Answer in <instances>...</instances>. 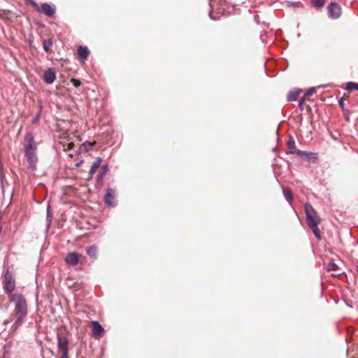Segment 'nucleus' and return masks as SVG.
Returning a JSON list of instances; mask_svg holds the SVG:
<instances>
[{"instance_id": "obj_40", "label": "nucleus", "mask_w": 358, "mask_h": 358, "mask_svg": "<svg viewBox=\"0 0 358 358\" xmlns=\"http://www.w3.org/2000/svg\"><path fill=\"white\" fill-rule=\"evenodd\" d=\"M357 152H358V150H357Z\"/></svg>"}, {"instance_id": "obj_34", "label": "nucleus", "mask_w": 358, "mask_h": 358, "mask_svg": "<svg viewBox=\"0 0 358 358\" xmlns=\"http://www.w3.org/2000/svg\"><path fill=\"white\" fill-rule=\"evenodd\" d=\"M209 16H210V17L212 20H218V17H215V16L212 14V13H211V12L209 13Z\"/></svg>"}, {"instance_id": "obj_27", "label": "nucleus", "mask_w": 358, "mask_h": 358, "mask_svg": "<svg viewBox=\"0 0 358 358\" xmlns=\"http://www.w3.org/2000/svg\"><path fill=\"white\" fill-rule=\"evenodd\" d=\"M345 90L348 91H352V90H358V83H353V82H349L347 83Z\"/></svg>"}, {"instance_id": "obj_37", "label": "nucleus", "mask_w": 358, "mask_h": 358, "mask_svg": "<svg viewBox=\"0 0 358 358\" xmlns=\"http://www.w3.org/2000/svg\"><path fill=\"white\" fill-rule=\"evenodd\" d=\"M1 220V212L0 211V220Z\"/></svg>"}, {"instance_id": "obj_25", "label": "nucleus", "mask_w": 358, "mask_h": 358, "mask_svg": "<svg viewBox=\"0 0 358 358\" xmlns=\"http://www.w3.org/2000/svg\"><path fill=\"white\" fill-rule=\"evenodd\" d=\"M287 148L289 153H292V151L296 148L295 141L292 137H290L287 142Z\"/></svg>"}, {"instance_id": "obj_7", "label": "nucleus", "mask_w": 358, "mask_h": 358, "mask_svg": "<svg viewBox=\"0 0 358 358\" xmlns=\"http://www.w3.org/2000/svg\"><path fill=\"white\" fill-rule=\"evenodd\" d=\"M328 16L331 19H338L341 15V8L336 2H331L327 6Z\"/></svg>"}, {"instance_id": "obj_20", "label": "nucleus", "mask_w": 358, "mask_h": 358, "mask_svg": "<svg viewBox=\"0 0 358 358\" xmlns=\"http://www.w3.org/2000/svg\"><path fill=\"white\" fill-rule=\"evenodd\" d=\"M24 319L20 318V317H15V321L12 324L10 327V330L12 331H16L24 322Z\"/></svg>"}, {"instance_id": "obj_5", "label": "nucleus", "mask_w": 358, "mask_h": 358, "mask_svg": "<svg viewBox=\"0 0 358 358\" xmlns=\"http://www.w3.org/2000/svg\"><path fill=\"white\" fill-rule=\"evenodd\" d=\"M305 213L307 217V224L308 226L313 223L320 224V219L317 215L316 210L309 203H306L304 206Z\"/></svg>"}, {"instance_id": "obj_38", "label": "nucleus", "mask_w": 358, "mask_h": 358, "mask_svg": "<svg viewBox=\"0 0 358 358\" xmlns=\"http://www.w3.org/2000/svg\"><path fill=\"white\" fill-rule=\"evenodd\" d=\"M325 86H322V87H324ZM322 86H318L317 88H320Z\"/></svg>"}, {"instance_id": "obj_14", "label": "nucleus", "mask_w": 358, "mask_h": 358, "mask_svg": "<svg viewBox=\"0 0 358 358\" xmlns=\"http://www.w3.org/2000/svg\"><path fill=\"white\" fill-rule=\"evenodd\" d=\"M77 52L78 56L83 59H86L90 55V51L87 47L83 45L78 46Z\"/></svg>"}, {"instance_id": "obj_15", "label": "nucleus", "mask_w": 358, "mask_h": 358, "mask_svg": "<svg viewBox=\"0 0 358 358\" xmlns=\"http://www.w3.org/2000/svg\"><path fill=\"white\" fill-rule=\"evenodd\" d=\"M94 144H95L94 142H93V143H91L89 141L84 142L83 143H82L80 145L77 153L79 154V153L82 152L83 151L88 152L89 150H91V148L94 146Z\"/></svg>"}, {"instance_id": "obj_26", "label": "nucleus", "mask_w": 358, "mask_h": 358, "mask_svg": "<svg viewBox=\"0 0 358 358\" xmlns=\"http://www.w3.org/2000/svg\"><path fill=\"white\" fill-rule=\"evenodd\" d=\"M52 41L50 39L44 40L43 41V48L45 52H48L50 50V47L52 46Z\"/></svg>"}, {"instance_id": "obj_9", "label": "nucleus", "mask_w": 358, "mask_h": 358, "mask_svg": "<svg viewBox=\"0 0 358 358\" xmlns=\"http://www.w3.org/2000/svg\"><path fill=\"white\" fill-rule=\"evenodd\" d=\"M56 79V72L54 69L49 68L48 69L43 76V80L46 84L50 85L54 83Z\"/></svg>"}, {"instance_id": "obj_13", "label": "nucleus", "mask_w": 358, "mask_h": 358, "mask_svg": "<svg viewBox=\"0 0 358 358\" xmlns=\"http://www.w3.org/2000/svg\"><path fill=\"white\" fill-rule=\"evenodd\" d=\"M108 171V166L107 164H103L101 166V170L96 176V182L98 183H102L103 178L106 173Z\"/></svg>"}, {"instance_id": "obj_4", "label": "nucleus", "mask_w": 358, "mask_h": 358, "mask_svg": "<svg viewBox=\"0 0 358 358\" xmlns=\"http://www.w3.org/2000/svg\"><path fill=\"white\" fill-rule=\"evenodd\" d=\"M57 345L60 358H69V341L66 336L57 334Z\"/></svg>"}, {"instance_id": "obj_18", "label": "nucleus", "mask_w": 358, "mask_h": 358, "mask_svg": "<svg viewBox=\"0 0 358 358\" xmlns=\"http://www.w3.org/2000/svg\"><path fill=\"white\" fill-rule=\"evenodd\" d=\"M302 156L306 157L311 162H315L317 159V155L311 152L303 151Z\"/></svg>"}, {"instance_id": "obj_39", "label": "nucleus", "mask_w": 358, "mask_h": 358, "mask_svg": "<svg viewBox=\"0 0 358 358\" xmlns=\"http://www.w3.org/2000/svg\"><path fill=\"white\" fill-rule=\"evenodd\" d=\"M357 272H358V265L357 266Z\"/></svg>"}, {"instance_id": "obj_17", "label": "nucleus", "mask_w": 358, "mask_h": 358, "mask_svg": "<svg viewBox=\"0 0 358 358\" xmlns=\"http://www.w3.org/2000/svg\"><path fill=\"white\" fill-rule=\"evenodd\" d=\"M301 92V90L290 91L287 94V100L288 101H296Z\"/></svg>"}, {"instance_id": "obj_2", "label": "nucleus", "mask_w": 358, "mask_h": 358, "mask_svg": "<svg viewBox=\"0 0 358 358\" xmlns=\"http://www.w3.org/2000/svg\"><path fill=\"white\" fill-rule=\"evenodd\" d=\"M10 301L14 304L15 317L25 319L28 313V308L24 296L22 294L15 293L12 295Z\"/></svg>"}, {"instance_id": "obj_32", "label": "nucleus", "mask_w": 358, "mask_h": 358, "mask_svg": "<svg viewBox=\"0 0 358 358\" xmlns=\"http://www.w3.org/2000/svg\"><path fill=\"white\" fill-rule=\"evenodd\" d=\"M338 104H339V106L342 108V109H344V107H345V103H344V100L343 99H341L338 101Z\"/></svg>"}, {"instance_id": "obj_10", "label": "nucleus", "mask_w": 358, "mask_h": 358, "mask_svg": "<svg viewBox=\"0 0 358 358\" xmlns=\"http://www.w3.org/2000/svg\"><path fill=\"white\" fill-rule=\"evenodd\" d=\"M80 257L81 255L78 253L76 252H71L66 255L65 257V262L69 265L76 266L78 264Z\"/></svg>"}, {"instance_id": "obj_33", "label": "nucleus", "mask_w": 358, "mask_h": 358, "mask_svg": "<svg viewBox=\"0 0 358 358\" xmlns=\"http://www.w3.org/2000/svg\"><path fill=\"white\" fill-rule=\"evenodd\" d=\"M304 101L305 100H303V99H302L301 101L299 103V107L301 110H303V101Z\"/></svg>"}, {"instance_id": "obj_23", "label": "nucleus", "mask_w": 358, "mask_h": 358, "mask_svg": "<svg viewBox=\"0 0 358 358\" xmlns=\"http://www.w3.org/2000/svg\"><path fill=\"white\" fill-rule=\"evenodd\" d=\"M316 92V87L309 88L303 96V100H307L308 98L315 94Z\"/></svg>"}, {"instance_id": "obj_16", "label": "nucleus", "mask_w": 358, "mask_h": 358, "mask_svg": "<svg viewBox=\"0 0 358 358\" xmlns=\"http://www.w3.org/2000/svg\"><path fill=\"white\" fill-rule=\"evenodd\" d=\"M86 252L90 258L94 260L97 257V247L92 245L87 248Z\"/></svg>"}, {"instance_id": "obj_35", "label": "nucleus", "mask_w": 358, "mask_h": 358, "mask_svg": "<svg viewBox=\"0 0 358 358\" xmlns=\"http://www.w3.org/2000/svg\"><path fill=\"white\" fill-rule=\"evenodd\" d=\"M38 119H39V115H37L34 119V122H36L38 121Z\"/></svg>"}, {"instance_id": "obj_21", "label": "nucleus", "mask_w": 358, "mask_h": 358, "mask_svg": "<svg viewBox=\"0 0 358 358\" xmlns=\"http://www.w3.org/2000/svg\"><path fill=\"white\" fill-rule=\"evenodd\" d=\"M285 199L290 203L293 200L292 192L289 189H283Z\"/></svg>"}, {"instance_id": "obj_22", "label": "nucleus", "mask_w": 358, "mask_h": 358, "mask_svg": "<svg viewBox=\"0 0 358 358\" xmlns=\"http://www.w3.org/2000/svg\"><path fill=\"white\" fill-rule=\"evenodd\" d=\"M52 215H51V212H50V206H48L47 208V216H46V227H47V229H49L50 227V224H51V222H52Z\"/></svg>"}, {"instance_id": "obj_12", "label": "nucleus", "mask_w": 358, "mask_h": 358, "mask_svg": "<svg viewBox=\"0 0 358 358\" xmlns=\"http://www.w3.org/2000/svg\"><path fill=\"white\" fill-rule=\"evenodd\" d=\"M102 159L101 157H97L95 161L92 162V164L90 169L88 172V179H91L93 177V175L96 171L98 167L100 166Z\"/></svg>"}, {"instance_id": "obj_6", "label": "nucleus", "mask_w": 358, "mask_h": 358, "mask_svg": "<svg viewBox=\"0 0 358 358\" xmlns=\"http://www.w3.org/2000/svg\"><path fill=\"white\" fill-rule=\"evenodd\" d=\"M31 4L38 10V11H42L46 16L51 17L55 15L56 12V7L53 4H50L48 3H43L41 4V9L38 7V3L33 1H30Z\"/></svg>"}, {"instance_id": "obj_29", "label": "nucleus", "mask_w": 358, "mask_h": 358, "mask_svg": "<svg viewBox=\"0 0 358 358\" xmlns=\"http://www.w3.org/2000/svg\"><path fill=\"white\" fill-rule=\"evenodd\" d=\"M73 147H74V144L73 143H69L66 144V145H64V151L70 150L73 149Z\"/></svg>"}, {"instance_id": "obj_28", "label": "nucleus", "mask_w": 358, "mask_h": 358, "mask_svg": "<svg viewBox=\"0 0 358 358\" xmlns=\"http://www.w3.org/2000/svg\"><path fill=\"white\" fill-rule=\"evenodd\" d=\"M337 268H338V265L336 263L332 262L329 264L327 269H328V271H336Z\"/></svg>"}, {"instance_id": "obj_30", "label": "nucleus", "mask_w": 358, "mask_h": 358, "mask_svg": "<svg viewBox=\"0 0 358 358\" xmlns=\"http://www.w3.org/2000/svg\"><path fill=\"white\" fill-rule=\"evenodd\" d=\"M303 151L300 150L296 148L293 151H292L291 154H294V155H303Z\"/></svg>"}, {"instance_id": "obj_3", "label": "nucleus", "mask_w": 358, "mask_h": 358, "mask_svg": "<svg viewBox=\"0 0 358 358\" xmlns=\"http://www.w3.org/2000/svg\"><path fill=\"white\" fill-rule=\"evenodd\" d=\"M15 279L13 273V268L9 266L4 273L3 289L6 294L12 293L15 289Z\"/></svg>"}, {"instance_id": "obj_19", "label": "nucleus", "mask_w": 358, "mask_h": 358, "mask_svg": "<svg viewBox=\"0 0 358 358\" xmlns=\"http://www.w3.org/2000/svg\"><path fill=\"white\" fill-rule=\"evenodd\" d=\"M318 224L316 223H313L312 225L308 226L313 231V233L315 236L317 240H321L322 237L320 235V229L318 228Z\"/></svg>"}, {"instance_id": "obj_1", "label": "nucleus", "mask_w": 358, "mask_h": 358, "mask_svg": "<svg viewBox=\"0 0 358 358\" xmlns=\"http://www.w3.org/2000/svg\"><path fill=\"white\" fill-rule=\"evenodd\" d=\"M24 156L29 167L32 170L36 169L38 157L36 155L37 145L34 137L31 132H27L24 136Z\"/></svg>"}, {"instance_id": "obj_11", "label": "nucleus", "mask_w": 358, "mask_h": 358, "mask_svg": "<svg viewBox=\"0 0 358 358\" xmlns=\"http://www.w3.org/2000/svg\"><path fill=\"white\" fill-rule=\"evenodd\" d=\"M92 334L94 338H99L104 329L103 327L97 321H92L91 323Z\"/></svg>"}, {"instance_id": "obj_36", "label": "nucleus", "mask_w": 358, "mask_h": 358, "mask_svg": "<svg viewBox=\"0 0 358 358\" xmlns=\"http://www.w3.org/2000/svg\"><path fill=\"white\" fill-rule=\"evenodd\" d=\"M80 164H81V162H78V163L76 164V166H80Z\"/></svg>"}, {"instance_id": "obj_24", "label": "nucleus", "mask_w": 358, "mask_h": 358, "mask_svg": "<svg viewBox=\"0 0 358 358\" xmlns=\"http://www.w3.org/2000/svg\"><path fill=\"white\" fill-rule=\"evenodd\" d=\"M312 3L315 8L320 9L324 6L325 0H312Z\"/></svg>"}, {"instance_id": "obj_8", "label": "nucleus", "mask_w": 358, "mask_h": 358, "mask_svg": "<svg viewBox=\"0 0 358 358\" xmlns=\"http://www.w3.org/2000/svg\"><path fill=\"white\" fill-rule=\"evenodd\" d=\"M115 189L108 188L104 196L105 203L110 207H115L117 203L115 200Z\"/></svg>"}, {"instance_id": "obj_31", "label": "nucleus", "mask_w": 358, "mask_h": 358, "mask_svg": "<svg viewBox=\"0 0 358 358\" xmlns=\"http://www.w3.org/2000/svg\"><path fill=\"white\" fill-rule=\"evenodd\" d=\"M71 82H72L73 85L76 87L80 86V82L76 79H72Z\"/></svg>"}]
</instances>
